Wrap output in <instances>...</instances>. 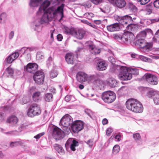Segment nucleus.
<instances>
[{
  "label": "nucleus",
  "mask_w": 159,
  "mask_h": 159,
  "mask_svg": "<svg viewBox=\"0 0 159 159\" xmlns=\"http://www.w3.org/2000/svg\"><path fill=\"white\" fill-rule=\"evenodd\" d=\"M50 4V2L49 1L45 0L39 7L37 15L39 16L43 13V14L40 19H37L34 22V24L35 27V30H38V28L41 24L49 22L54 17L59 16L61 17L59 21L64 17L63 8L65 5L64 4H61L57 8L54 7H51L46 10Z\"/></svg>",
  "instance_id": "f257e3e1"
},
{
  "label": "nucleus",
  "mask_w": 159,
  "mask_h": 159,
  "mask_svg": "<svg viewBox=\"0 0 159 159\" xmlns=\"http://www.w3.org/2000/svg\"><path fill=\"white\" fill-rule=\"evenodd\" d=\"M117 69L119 70V78L122 80H130L132 78V74H138V70L135 68L127 67L125 66H117Z\"/></svg>",
  "instance_id": "f03ea898"
},
{
  "label": "nucleus",
  "mask_w": 159,
  "mask_h": 159,
  "mask_svg": "<svg viewBox=\"0 0 159 159\" xmlns=\"http://www.w3.org/2000/svg\"><path fill=\"white\" fill-rule=\"evenodd\" d=\"M126 106L129 110L137 113H141L143 110V107L141 103L135 99H128L126 102Z\"/></svg>",
  "instance_id": "7ed1b4c3"
},
{
  "label": "nucleus",
  "mask_w": 159,
  "mask_h": 159,
  "mask_svg": "<svg viewBox=\"0 0 159 159\" xmlns=\"http://www.w3.org/2000/svg\"><path fill=\"white\" fill-rule=\"evenodd\" d=\"M41 112L40 107L39 105L36 103L31 104L29 107L27 115L30 117H33L39 115Z\"/></svg>",
  "instance_id": "20e7f679"
},
{
  "label": "nucleus",
  "mask_w": 159,
  "mask_h": 159,
  "mask_svg": "<svg viewBox=\"0 0 159 159\" xmlns=\"http://www.w3.org/2000/svg\"><path fill=\"white\" fill-rule=\"evenodd\" d=\"M73 119L72 117L69 115L66 114L61 119L60 121L59 125H61L64 128H62L63 130L65 131V130H69L70 128L68 127L70 124H72Z\"/></svg>",
  "instance_id": "39448f33"
},
{
  "label": "nucleus",
  "mask_w": 159,
  "mask_h": 159,
  "mask_svg": "<svg viewBox=\"0 0 159 159\" xmlns=\"http://www.w3.org/2000/svg\"><path fill=\"white\" fill-rule=\"evenodd\" d=\"M116 97L115 93L111 91L104 92L102 95V100L104 102L108 103L113 102L115 100Z\"/></svg>",
  "instance_id": "423d86ee"
},
{
  "label": "nucleus",
  "mask_w": 159,
  "mask_h": 159,
  "mask_svg": "<svg viewBox=\"0 0 159 159\" xmlns=\"http://www.w3.org/2000/svg\"><path fill=\"white\" fill-rule=\"evenodd\" d=\"M101 76L100 73H97L96 75H88L87 74L85 82L88 83L96 84L99 81V77Z\"/></svg>",
  "instance_id": "0eeeda50"
},
{
  "label": "nucleus",
  "mask_w": 159,
  "mask_h": 159,
  "mask_svg": "<svg viewBox=\"0 0 159 159\" xmlns=\"http://www.w3.org/2000/svg\"><path fill=\"white\" fill-rule=\"evenodd\" d=\"M144 76L146 81L150 84L156 85L158 84V79L156 75L149 73H146Z\"/></svg>",
  "instance_id": "6e6552de"
},
{
  "label": "nucleus",
  "mask_w": 159,
  "mask_h": 159,
  "mask_svg": "<svg viewBox=\"0 0 159 159\" xmlns=\"http://www.w3.org/2000/svg\"><path fill=\"white\" fill-rule=\"evenodd\" d=\"M84 127L83 122L80 120H77L72 124L71 130L74 133H78L82 130Z\"/></svg>",
  "instance_id": "1a4fd4ad"
},
{
  "label": "nucleus",
  "mask_w": 159,
  "mask_h": 159,
  "mask_svg": "<svg viewBox=\"0 0 159 159\" xmlns=\"http://www.w3.org/2000/svg\"><path fill=\"white\" fill-rule=\"evenodd\" d=\"M44 78V75L42 70L36 71L34 76V79L36 83L40 84L43 83Z\"/></svg>",
  "instance_id": "9d476101"
},
{
  "label": "nucleus",
  "mask_w": 159,
  "mask_h": 159,
  "mask_svg": "<svg viewBox=\"0 0 159 159\" xmlns=\"http://www.w3.org/2000/svg\"><path fill=\"white\" fill-rule=\"evenodd\" d=\"M116 20L120 24L123 25L130 23L132 21V17L129 15L123 16H117Z\"/></svg>",
  "instance_id": "9b49d317"
},
{
  "label": "nucleus",
  "mask_w": 159,
  "mask_h": 159,
  "mask_svg": "<svg viewBox=\"0 0 159 159\" xmlns=\"http://www.w3.org/2000/svg\"><path fill=\"white\" fill-rule=\"evenodd\" d=\"M52 135L55 139H60L63 138L64 136V133L59 128L55 127L53 129Z\"/></svg>",
  "instance_id": "f8f14e48"
},
{
  "label": "nucleus",
  "mask_w": 159,
  "mask_h": 159,
  "mask_svg": "<svg viewBox=\"0 0 159 159\" xmlns=\"http://www.w3.org/2000/svg\"><path fill=\"white\" fill-rule=\"evenodd\" d=\"M134 38V34L129 31L125 32L122 35V42L124 43H126L128 41L130 42Z\"/></svg>",
  "instance_id": "ddd939ff"
},
{
  "label": "nucleus",
  "mask_w": 159,
  "mask_h": 159,
  "mask_svg": "<svg viewBox=\"0 0 159 159\" xmlns=\"http://www.w3.org/2000/svg\"><path fill=\"white\" fill-rule=\"evenodd\" d=\"M85 31L83 29H75L73 36L77 39H81L85 36Z\"/></svg>",
  "instance_id": "4468645a"
},
{
  "label": "nucleus",
  "mask_w": 159,
  "mask_h": 159,
  "mask_svg": "<svg viewBox=\"0 0 159 159\" xmlns=\"http://www.w3.org/2000/svg\"><path fill=\"white\" fill-rule=\"evenodd\" d=\"M78 142L73 139H69L66 143V147L70 146V149L73 151L75 150V147L78 146Z\"/></svg>",
  "instance_id": "2eb2a0df"
},
{
  "label": "nucleus",
  "mask_w": 159,
  "mask_h": 159,
  "mask_svg": "<svg viewBox=\"0 0 159 159\" xmlns=\"http://www.w3.org/2000/svg\"><path fill=\"white\" fill-rule=\"evenodd\" d=\"M38 69V66L36 63H29L25 68L26 70L30 73H34Z\"/></svg>",
  "instance_id": "dca6fc26"
},
{
  "label": "nucleus",
  "mask_w": 159,
  "mask_h": 159,
  "mask_svg": "<svg viewBox=\"0 0 159 159\" xmlns=\"http://www.w3.org/2000/svg\"><path fill=\"white\" fill-rule=\"evenodd\" d=\"M87 74L82 71L78 72L76 75L77 80L80 83H83L85 82Z\"/></svg>",
  "instance_id": "f3484780"
},
{
  "label": "nucleus",
  "mask_w": 159,
  "mask_h": 159,
  "mask_svg": "<svg viewBox=\"0 0 159 159\" xmlns=\"http://www.w3.org/2000/svg\"><path fill=\"white\" fill-rule=\"evenodd\" d=\"M107 28V30L110 32L117 31L120 29V25L117 23L108 25Z\"/></svg>",
  "instance_id": "a211bd4d"
},
{
  "label": "nucleus",
  "mask_w": 159,
  "mask_h": 159,
  "mask_svg": "<svg viewBox=\"0 0 159 159\" xmlns=\"http://www.w3.org/2000/svg\"><path fill=\"white\" fill-rule=\"evenodd\" d=\"M89 49L90 52L94 55L98 54L101 52V49L93 44L89 45Z\"/></svg>",
  "instance_id": "6ab92c4d"
},
{
  "label": "nucleus",
  "mask_w": 159,
  "mask_h": 159,
  "mask_svg": "<svg viewBox=\"0 0 159 159\" xmlns=\"http://www.w3.org/2000/svg\"><path fill=\"white\" fill-rule=\"evenodd\" d=\"M66 61L68 64H73L75 61L74 55L73 53H68L66 54L65 57Z\"/></svg>",
  "instance_id": "aec40b11"
},
{
  "label": "nucleus",
  "mask_w": 159,
  "mask_h": 159,
  "mask_svg": "<svg viewBox=\"0 0 159 159\" xmlns=\"http://www.w3.org/2000/svg\"><path fill=\"white\" fill-rule=\"evenodd\" d=\"M107 64L104 61H99L97 63V69L99 71L105 70L107 68Z\"/></svg>",
  "instance_id": "412c9836"
},
{
  "label": "nucleus",
  "mask_w": 159,
  "mask_h": 159,
  "mask_svg": "<svg viewBox=\"0 0 159 159\" xmlns=\"http://www.w3.org/2000/svg\"><path fill=\"white\" fill-rule=\"evenodd\" d=\"M18 121L17 118L15 116H11L8 117L7 120V122L10 124L12 125H16Z\"/></svg>",
  "instance_id": "4be33fe9"
},
{
  "label": "nucleus",
  "mask_w": 159,
  "mask_h": 159,
  "mask_svg": "<svg viewBox=\"0 0 159 159\" xmlns=\"http://www.w3.org/2000/svg\"><path fill=\"white\" fill-rule=\"evenodd\" d=\"M136 44L139 46L140 48H148L147 44L145 40L143 39H138L136 42Z\"/></svg>",
  "instance_id": "5701e85b"
},
{
  "label": "nucleus",
  "mask_w": 159,
  "mask_h": 159,
  "mask_svg": "<svg viewBox=\"0 0 159 159\" xmlns=\"http://www.w3.org/2000/svg\"><path fill=\"white\" fill-rule=\"evenodd\" d=\"M32 98L33 100L35 102H38L42 99L41 93L39 92H35L33 94Z\"/></svg>",
  "instance_id": "b1692460"
},
{
  "label": "nucleus",
  "mask_w": 159,
  "mask_h": 159,
  "mask_svg": "<svg viewBox=\"0 0 159 159\" xmlns=\"http://www.w3.org/2000/svg\"><path fill=\"white\" fill-rule=\"evenodd\" d=\"M107 84L111 87H115L117 85V82L114 79L110 78L108 80Z\"/></svg>",
  "instance_id": "393cba45"
},
{
  "label": "nucleus",
  "mask_w": 159,
  "mask_h": 159,
  "mask_svg": "<svg viewBox=\"0 0 159 159\" xmlns=\"http://www.w3.org/2000/svg\"><path fill=\"white\" fill-rule=\"evenodd\" d=\"M43 0H30V6L31 7H35L38 6L41 2Z\"/></svg>",
  "instance_id": "a878e982"
},
{
  "label": "nucleus",
  "mask_w": 159,
  "mask_h": 159,
  "mask_svg": "<svg viewBox=\"0 0 159 159\" xmlns=\"http://www.w3.org/2000/svg\"><path fill=\"white\" fill-rule=\"evenodd\" d=\"M115 3L119 8L123 7L126 5V2L125 0H116Z\"/></svg>",
  "instance_id": "bb28decb"
},
{
  "label": "nucleus",
  "mask_w": 159,
  "mask_h": 159,
  "mask_svg": "<svg viewBox=\"0 0 159 159\" xmlns=\"http://www.w3.org/2000/svg\"><path fill=\"white\" fill-rule=\"evenodd\" d=\"M133 137L134 140L139 145L141 144V136L139 133H136L133 134Z\"/></svg>",
  "instance_id": "cd10ccee"
},
{
  "label": "nucleus",
  "mask_w": 159,
  "mask_h": 159,
  "mask_svg": "<svg viewBox=\"0 0 159 159\" xmlns=\"http://www.w3.org/2000/svg\"><path fill=\"white\" fill-rule=\"evenodd\" d=\"M147 96L149 98H151L155 96H159V91L152 89L149 91L147 93Z\"/></svg>",
  "instance_id": "c85d7f7f"
},
{
  "label": "nucleus",
  "mask_w": 159,
  "mask_h": 159,
  "mask_svg": "<svg viewBox=\"0 0 159 159\" xmlns=\"http://www.w3.org/2000/svg\"><path fill=\"white\" fill-rule=\"evenodd\" d=\"M52 99L53 95L52 93H48L44 94V99L45 101L50 102L52 100Z\"/></svg>",
  "instance_id": "c756f323"
},
{
  "label": "nucleus",
  "mask_w": 159,
  "mask_h": 159,
  "mask_svg": "<svg viewBox=\"0 0 159 159\" xmlns=\"http://www.w3.org/2000/svg\"><path fill=\"white\" fill-rule=\"evenodd\" d=\"M75 29L73 28H68L65 26L64 27V31L67 34H71L73 36Z\"/></svg>",
  "instance_id": "7c9ffc66"
},
{
  "label": "nucleus",
  "mask_w": 159,
  "mask_h": 159,
  "mask_svg": "<svg viewBox=\"0 0 159 159\" xmlns=\"http://www.w3.org/2000/svg\"><path fill=\"white\" fill-rule=\"evenodd\" d=\"M7 19V15L5 12L0 13V24L6 22Z\"/></svg>",
  "instance_id": "2f4dec72"
},
{
  "label": "nucleus",
  "mask_w": 159,
  "mask_h": 159,
  "mask_svg": "<svg viewBox=\"0 0 159 159\" xmlns=\"http://www.w3.org/2000/svg\"><path fill=\"white\" fill-rule=\"evenodd\" d=\"M55 149L58 152V153L61 154H63L64 153V150L62 147L58 144H55L54 146Z\"/></svg>",
  "instance_id": "473e14b6"
},
{
  "label": "nucleus",
  "mask_w": 159,
  "mask_h": 159,
  "mask_svg": "<svg viewBox=\"0 0 159 159\" xmlns=\"http://www.w3.org/2000/svg\"><path fill=\"white\" fill-rule=\"evenodd\" d=\"M36 48L34 47H30L26 48V47H24L22 48L20 51L24 53L25 52L28 53L29 52H31L35 50Z\"/></svg>",
  "instance_id": "72a5a7b5"
},
{
  "label": "nucleus",
  "mask_w": 159,
  "mask_h": 159,
  "mask_svg": "<svg viewBox=\"0 0 159 159\" xmlns=\"http://www.w3.org/2000/svg\"><path fill=\"white\" fill-rule=\"evenodd\" d=\"M137 26L134 24H129L126 26L127 30L129 31H134L135 30L137 29Z\"/></svg>",
  "instance_id": "f704fd0d"
},
{
  "label": "nucleus",
  "mask_w": 159,
  "mask_h": 159,
  "mask_svg": "<svg viewBox=\"0 0 159 159\" xmlns=\"http://www.w3.org/2000/svg\"><path fill=\"white\" fill-rule=\"evenodd\" d=\"M127 8L130 11L135 12L137 11V8L132 3H129L127 6Z\"/></svg>",
  "instance_id": "c9c22d12"
},
{
  "label": "nucleus",
  "mask_w": 159,
  "mask_h": 159,
  "mask_svg": "<svg viewBox=\"0 0 159 159\" xmlns=\"http://www.w3.org/2000/svg\"><path fill=\"white\" fill-rule=\"evenodd\" d=\"M23 144V141L22 140L11 142L10 144V146L13 147L17 146L18 145H21Z\"/></svg>",
  "instance_id": "e433bc0d"
},
{
  "label": "nucleus",
  "mask_w": 159,
  "mask_h": 159,
  "mask_svg": "<svg viewBox=\"0 0 159 159\" xmlns=\"http://www.w3.org/2000/svg\"><path fill=\"white\" fill-rule=\"evenodd\" d=\"M113 37L114 39L118 40L120 43H123L122 42V35L117 34H113Z\"/></svg>",
  "instance_id": "4c0bfd02"
},
{
  "label": "nucleus",
  "mask_w": 159,
  "mask_h": 159,
  "mask_svg": "<svg viewBox=\"0 0 159 159\" xmlns=\"http://www.w3.org/2000/svg\"><path fill=\"white\" fill-rule=\"evenodd\" d=\"M120 150V146L118 145H115L113 147L112 149V153L113 154H116L119 152Z\"/></svg>",
  "instance_id": "58836bf2"
},
{
  "label": "nucleus",
  "mask_w": 159,
  "mask_h": 159,
  "mask_svg": "<svg viewBox=\"0 0 159 159\" xmlns=\"http://www.w3.org/2000/svg\"><path fill=\"white\" fill-rule=\"evenodd\" d=\"M86 113L91 118L93 119L94 116V113L89 109H86L85 111Z\"/></svg>",
  "instance_id": "ea45409f"
},
{
  "label": "nucleus",
  "mask_w": 159,
  "mask_h": 159,
  "mask_svg": "<svg viewBox=\"0 0 159 159\" xmlns=\"http://www.w3.org/2000/svg\"><path fill=\"white\" fill-rule=\"evenodd\" d=\"M84 16L85 17L90 19L92 17L94 16V15L93 13L91 12H87L84 14Z\"/></svg>",
  "instance_id": "a19ab883"
},
{
  "label": "nucleus",
  "mask_w": 159,
  "mask_h": 159,
  "mask_svg": "<svg viewBox=\"0 0 159 159\" xmlns=\"http://www.w3.org/2000/svg\"><path fill=\"white\" fill-rule=\"evenodd\" d=\"M138 58L140 60L150 62L151 60L150 58H148L142 55H139Z\"/></svg>",
  "instance_id": "79ce46f5"
},
{
  "label": "nucleus",
  "mask_w": 159,
  "mask_h": 159,
  "mask_svg": "<svg viewBox=\"0 0 159 159\" xmlns=\"http://www.w3.org/2000/svg\"><path fill=\"white\" fill-rule=\"evenodd\" d=\"M7 74H8L7 76H11L13 73V70L10 67H8L6 71V72Z\"/></svg>",
  "instance_id": "37998d69"
},
{
  "label": "nucleus",
  "mask_w": 159,
  "mask_h": 159,
  "mask_svg": "<svg viewBox=\"0 0 159 159\" xmlns=\"http://www.w3.org/2000/svg\"><path fill=\"white\" fill-rule=\"evenodd\" d=\"M12 58V59L14 61L19 56V54L18 52H15L10 54Z\"/></svg>",
  "instance_id": "c03bdc74"
},
{
  "label": "nucleus",
  "mask_w": 159,
  "mask_h": 159,
  "mask_svg": "<svg viewBox=\"0 0 159 159\" xmlns=\"http://www.w3.org/2000/svg\"><path fill=\"white\" fill-rule=\"evenodd\" d=\"M14 60L12 59V57L10 55L7 58H6L5 61H6L8 63H11Z\"/></svg>",
  "instance_id": "a18cd8bd"
},
{
  "label": "nucleus",
  "mask_w": 159,
  "mask_h": 159,
  "mask_svg": "<svg viewBox=\"0 0 159 159\" xmlns=\"http://www.w3.org/2000/svg\"><path fill=\"white\" fill-rule=\"evenodd\" d=\"M44 57L43 54L41 52L37 53L36 55V58L38 60L43 59Z\"/></svg>",
  "instance_id": "49530a36"
},
{
  "label": "nucleus",
  "mask_w": 159,
  "mask_h": 159,
  "mask_svg": "<svg viewBox=\"0 0 159 159\" xmlns=\"http://www.w3.org/2000/svg\"><path fill=\"white\" fill-rule=\"evenodd\" d=\"M153 101L156 105L159 104V96L155 97L153 98Z\"/></svg>",
  "instance_id": "de8ad7c7"
},
{
  "label": "nucleus",
  "mask_w": 159,
  "mask_h": 159,
  "mask_svg": "<svg viewBox=\"0 0 159 159\" xmlns=\"http://www.w3.org/2000/svg\"><path fill=\"white\" fill-rule=\"evenodd\" d=\"M159 21V18H156L155 19H152V20H149L148 22L149 24H151L152 23H154L156 22H158Z\"/></svg>",
  "instance_id": "09e8293b"
},
{
  "label": "nucleus",
  "mask_w": 159,
  "mask_h": 159,
  "mask_svg": "<svg viewBox=\"0 0 159 159\" xmlns=\"http://www.w3.org/2000/svg\"><path fill=\"white\" fill-rule=\"evenodd\" d=\"M57 75V72L55 71H52L50 73V76L51 78H54L56 77Z\"/></svg>",
  "instance_id": "8fccbe9b"
},
{
  "label": "nucleus",
  "mask_w": 159,
  "mask_h": 159,
  "mask_svg": "<svg viewBox=\"0 0 159 159\" xmlns=\"http://www.w3.org/2000/svg\"><path fill=\"white\" fill-rule=\"evenodd\" d=\"M113 131V129L111 128H108L106 131V134L107 136H109Z\"/></svg>",
  "instance_id": "3c124183"
},
{
  "label": "nucleus",
  "mask_w": 159,
  "mask_h": 159,
  "mask_svg": "<svg viewBox=\"0 0 159 159\" xmlns=\"http://www.w3.org/2000/svg\"><path fill=\"white\" fill-rule=\"evenodd\" d=\"M154 7L159 9V0H155L153 2Z\"/></svg>",
  "instance_id": "603ef678"
},
{
  "label": "nucleus",
  "mask_w": 159,
  "mask_h": 159,
  "mask_svg": "<svg viewBox=\"0 0 159 159\" xmlns=\"http://www.w3.org/2000/svg\"><path fill=\"white\" fill-rule=\"evenodd\" d=\"M150 0H138L141 5H145L148 3Z\"/></svg>",
  "instance_id": "864d4df0"
},
{
  "label": "nucleus",
  "mask_w": 159,
  "mask_h": 159,
  "mask_svg": "<svg viewBox=\"0 0 159 159\" xmlns=\"http://www.w3.org/2000/svg\"><path fill=\"white\" fill-rule=\"evenodd\" d=\"M44 134V132H42V133H40L38 134H37V135H36V136H35L34 137V138L35 139H39L41 136H43V135Z\"/></svg>",
  "instance_id": "5fc2aeb1"
},
{
  "label": "nucleus",
  "mask_w": 159,
  "mask_h": 159,
  "mask_svg": "<svg viewBox=\"0 0 159 159\" xmlns=\"http://www.w3.org/2000/svg\"><path fill=\"white\" fill-rule=\"evenodd\" d=\"M86 143L90 147H92L93 144V142L92 139H89Z\"/></svg>",
  "instance_id": "6e6d98bb"
},
{
  "label": "nucleus",
  "mask_w": 159,
  "mask_h": 159,
  "mask_svg": "<svg viewBox=\"0 0 159 159\" xmlns=\"http://www.w3.org/2000/svg\"><path fill=\"white\" fill-rule=\"evenodd\" d=\"M121 135L120 134H119L116 135L115 138L118 141H120L121 140Z\"/></svg>",
  "instance_id": "4d7b16f0"
},
{
  "label": "nucleus",
  "mask_w": 159,
  "mask_h": 159,
  "mask_svg": "<svg viewBox=\"0 0 159 159\" xmlns=\"http://www.w3.org/2000/svg\"><path fill=\"white\" fill-rule=\"evenodd\" d=\"M5 116L3 112H0V121H2L4 120Z\"/></svg>",
  "instance_id": "13d9d810"
},
{
  "label": "nucleus",
  "mask_w": 159,
  "mask_h": 159,
  "mask_svg": "<svg viewBox=\"0 0 159 159\" xmlns=\"http://www.w3.org/2000/svg\"><path fill=\"white\" fill-rule=\"evenodd\" d=\"M91 1L95 4L97 5L101 2L102 0H90Z\"/></svg>",
  "instance_id": "bf43d9fd"
},
{
  "label": "nucleus",
  "mask_w": 159,
  "mask_h": 159,
  "mask_svg": "<svg viewBox=\"0 0 159 159\" xmlns=\"http://www.w3.org/2000/svg\"><path fill=\"white\" fill-rule=\"evenodd\" d=\"M72 97L71 95H67L65 97V99L66 101L68 102L71 100Z\"/></svg>",
  "instance_id": "052dcab7"
},
{
  "label": "nucleus",
  "mask_w": 159,
  "mask_h": 159,
  "mask_svg": "<svg viewBox=\"0 0 159 159\" xmlns=\"http://www.w3.org/2000/svg\"><path fill=\"white\" fill-rule=\"evenodd\" d=\"M109 61H110L112 64H114L115 62V58L112 57L111 56L108 58Z\"/></svg>",
  "instance_id": "680f3d73"
},
{
  "label": "nucleus",
  "mask_w": 159,
  "mask_h": 159,
  "mask_svg": "<svg viewBox=\"0 0 159 159\" xmlns=\"http://www.w3.org/2000/svg\"><path fill=\"white\" fill-rule=\"evenodd\" d=\"M57 38L58 40L59 41H61L63 39L62 36L60 34H59L57 36Z\"/></svg>",
  "instance_id": "e2e57ef3"
},
{
  "label": "nucleus",
  "mask_w": 159,
  "mask_h": 159,
  "mask_svg": "<svg viewBox=\"0 0 159 159\" xmlns=\"http://www.w3.org/2000/svg\"><path fill=\"white\" fill-rule=\"evenodd\" d=\"M16 132V131H12L7 132L4 133L7 135H11L12 134H15V133Z\"/></svg>",
  "instance_id": "0e129e2a"
},
{
  "label": "nucleus",
  "mask_w": 159,
  "mask_h": 159,
  "mask_svg": "<svg viewBox=\"0 0 159 159\" xmlns=\"http://www.w3.org/2000/svg\"><path fill=\"white\" fill-rule=\"evenodd\" d=\"M14 35V32L13 31H11L9 34V37L10 39H12Z\"/></svg>",
  "instance_id": "69168bd1"
},
{
  "label": "nucleus",
  "mask_w": 159,
  "mask_h": 159,
  "mask_svg": "<svg viewBox=\"0 0 159 159\" xmlns=\"http://www.w3.org/2000/svg\"><path fill=\"white\" fill-rule=\"evenodd\" d=\"M108 121L106 118H104L102 120V123L103 125H105L107 124Z\"/></svg>",
  "instance_id": "338daca9"
},
{
  "label": "nucleus",
  "mask_w": 159,
  "mask_h": 159,
  "mask_svg": "<svg viewBox=\"0 0 159 159\" xmlns=\"http://www.w3.org/2000/svg\"><path fill=\"white\" fill-rule=\"evenodd\" d=\"M140 35H142L143 37H145L146 36V33L144 31H142L140 33Z\"/></svg>",
  "instance_id": "774afa93"
}]
</instances>
